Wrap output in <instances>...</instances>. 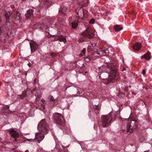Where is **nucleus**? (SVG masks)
<instances>
[{"label":"nucleus","instance_id":"nucleus-5","mask_svg":"<svg viewBox=\"0 0 152 152\" xmlns=\"http://www.w3.org/2000/svg\"><path fill=\"white\" fill-rule=\"evenodd\" d=\"M82 35L83 37H80L78 41L79 42H82L86 40L85 37H87L89 39H91L94 36V34L92 31L91 30L87 28L86 30L85 31L82 33Z\"/></svg>","mask_w":152,"mask_h":152},{"label":"nucleus","instance_id":"nucleus-37","mask_svg":"<svg viewBox=\"0 0 152 152\" xmlns=\"http://www.w3.org/2000/svg\"><path fill=\"white\" fill-rule=\"evenodd\" d=\"M91 45L92 47L94 48V47L96 46V44L95 43H93L91 44Z\"/></svg>","mask_w":152,"mask_h":152},{"label":"nucleus","instance_id":"nucleus-6","mask_svg":"<svg viewBox=\"0 0 152 152\" xmlns=\"http://www.w3.org/2000/svg\"><path fill=\"white\" fill-rule=\"evenodd\" d=\"M100 125L103 127H106L112 120L111 115L109 114L106 115H102Z\"/></svg>","mask_w":152,"mask_h":152},{"label":"nucleus","instance_id":"nucleus-26","mask_svg":"<svg viewBox=\"0 0 152 152\" xmlns=\"http://www.w3.org/2000/svg\"><path fill=\"white\" fill-rule=\"evenodd\" d=\"M104 53H105V54H108L109 53V51L107 48H104Z\"/></svg>","mask_w":152,"mask_h":152},{"label":"nucleus","instance_id":"nucleus-20","mask_svg":"<svg viewBox=\"0 0 152 152\" xmlns=\"http://www.w3.org/2000/svg\"><path fill=\"white\" fill-rule=\"evenodd\" d=\"M44 3L45 7H48L51 5V2L49 0H42Z\"/></svg>","mask_w":152,"mask_h":152},{"label":"nucleus","instance_id":"nucleus-38","mask_svg":"<svg viewBox=\"0 0 152 152\" xmlns=\"http://www.w3.org/2000/svg\"><path fill=\"white\" fill-rule=\"evenodd\" d=\"M31 64L30 63V62H29L28 63V66L29 67H30L31 66Z\"/></svg>","mask_w":152,"mask_h":152},{"label":"nucleus","instance_id":"nucleus-11","mask_svg":"<svg viewBox=\"0 0 152 152\" xmlns=\"http://www.w3.org/2000/svg\"><path fill=\"white\" fill-rule=\"evenodd\" d=\"M56 25L57 26H58L59 27L62 28L63 27L65 24V21L64 19H59L57 23H55Z\"/></svg>","mask_w":152,"mask_h":152},{"label":"nucleus","instance_id":"nucleus-22","mask_svg":"<svg viewBox=\"0 0 152 152\" xmlns=\"http://www.w3.org/2000/svg\"><path fill=\"white\" fill-rule=\"evenodd\" d=\"M87 11L85 9H83V13L82 15L83 17L81 18L82 19H83L84 17L86 18L87 17Z\"/></svg>","mask_w":152,"mask_h":152},{"label":"nucleus","instance_id":"nucleus-29","mask_svg":"<svg viewBox=\"0 0 152 152\" xmlns=\"http://www.w3.org/2000/svg\"><path fill=\"white\" fill-rule=\"evenodd\" d=\"M59 12L60 13L64 14L65 12V9L64 8L62 9L61 10H59Z\"/></svg>","mask_w":152,"mask_h":152},{"label":"nucleus","instance_id":"nucleus-25","mask_svg":"<svg viewBox=\"0 0 152 152\" xmlns=\"http://www.w3.org/2000/svg\"><path fill=\"white\" fill-rule=\"evenodd\" d=\"M4 31V30L3 28L2 27H0V35L1 34H3Z\"/></svg>","mask_w":152,"mask_h":152},{"label":"nucleus","instance_id":"nucleus-14","mask_svg":"<svg viewBox=\"0 0 152 152\" xmlns=\"http://www.w3.org/2000/svg\"><path fill=\"white\" fill-rule=\"evenodd\" d=\"M56 41L58 40L60 42H65L66 41V39L62 35L57 36L55 38Z\"/></svg>","mask_w":152,"mask_h":152},{"label":"nucleus","instance_id":"nucleus-42","mask_svg":"<svg viewBox=\"0 0 152 152\" xmlns=\"http://www.w3.org/2000/svg\"><path fill=\"white\" fill-rule=\"evenodd\" d=\"M144 152H148V151H145Z\"/></svg>","mask_w":152,"mask_h":152},{"label":"nucleus","instance_id":"nucleus-4","mask_svg":"<svg viewBox=\"0 0 152 152\" xmlns=\"http://www.w3.org/2000/svg\"><path fill=\"white\" fill-rule=\"evenodd\" d=\"M138 122L135 120L131 119L129 120L127 124L126 130L127 133H132L137 128Z\"/></svg>","mask_w":152,"mask_h":152},{"label":"nucleus","instance_id":"nucleus-21","mask_svg":"<svg viewBox=\"0 0 152 152\" xmlns=\"http://www.w3.org/2000/svg\"><path fill=\"white\" fill-rule=\"evenodd\" d=\"M114 29L117 31H118L122 29L123 28L122 27H120V26L118 25H116L114 26Z\"/></svg>","mask_w":152,"mask_h":152},{"label":"nucleus","instance_id":"nucleus-12","mask_svg":"<svg viewBox=\"0 0 152 152\" xmlns=\"http://www.w3.org/2000/svg\"><path fill=\"white\" fill-rule=\"evenodd\" d=\"M141 47V44L139 42L135 43L132 46L133 49L136 51H139Z\"/></svg>","mask_w":152,"mask_h":152},{"label":"nucleus","instance_id":"nucleus-45","mask_svg":"<svg viewBox=\"0 0 152 152\" xmlns=\"http://www.w3.org/2000/svg\"><path fill=\"white\" fill-rule=\"evenodd\" d=\"M87 0V1H88V0Z\"/></svg>","mask_w":152,"mask_h":152},{"label":"nucleus","instance_id":"nucleus-31","mask_svg":"<svg viewBox=\"0 0 152 152\" xmlns=\"http://www.w3.org/2000/svg\"><path fill=\"white\" fill-rule=\"evenodd\" d=\"M20 97V99H24L26 97L22 95V94L19 95H18Z\"/></svg>","mask_w":152,"mask_h":152},{"label":"nucleus","instance_id":"nucleus-39","mask_svg":"<svg viewBox=\"0 0 152 152\" xmlns=\"http://www.w3.org/2000/svg\"><path fill=\"white\" fill-rule=\"evenodd\" d=\"M70 87V86H68V87H67L66 88H65V90H66V89H67L68 88H69V87Z\"/></svg>","mask_w":152,"mask_h":152},{"label":"nucleus","instance_id":"nucleus-24","mask_svg":"<svg viewBox=\"0 0 152 152\" xmlns=\"http://www.w3.org/2000/svg\"><path fill=\"white\" fill-rule=\"evenodd\" d=\"M86 49L84 48L81 51V53L80 54V56H84L86 54Z\"/></svg>","mask_w":152,"mask_h":152},{"label":"nucleus","instance_id":"nucleus-17","mask_svg":"<svg viewBox=\"0 0 152 152\" xmlns=\"http://www.w3.org/2000/svg\"><path fill=\"white\" fill-rule=\"evenodd\" d=\"M78 20H76L72 22L71 23L72 27L73 28H76L78 26Z\"/></svg>","mask_w":152,"mask_h":152},{"label":"nucleus","instance_id":"nucleus-33","mask_svg":"<svg viewBox=\"0 0 152 152\" xmlns=\"http://www.w3.org/2000/svg\"><path fill=\"white\" fill-rule=\"evenodd\" d=\"M95 20L94 19H91L89 21V23L91 24H93L94 23Z\"/></svg>","mask_w":152,"mask_h":152},{"label":"nucleus","instance_id":"nucleus-27","mask_svg":"<svg viewBox=\"0 0 152 152\" xmlns=\"http://www.w3.org/2000/svg\"><path fill=\"white\" fill-rule=\"evenodd\" d=\"M27 91H23L22 94V95L25 97H26L27 96Z\"/></svg>","mask_w":152,"mask_h":152},{"label":"nucleus","instance_id":"nucleus-43","mask_svg":"<svg viewBox=\"0 0 152 152\" xmlns=\"http://www.w3.org/2000/svg\"><path fill=\"white\" fill-rule=\"evenodd\" d=\"M101 76H99V77L100 78H101Z\"/></svg>","mask_w":152,"mask_h":152},{"label":"nucleus","instance_id":"nucleus-35","mask_svg":"<svg viewBox=\"0 0 152 152\" xmlns=\"http://www.w3.org/2000/svg\"><path fill=\"white\" fill-rule=\"evenodd\" d=\"M56 56V54L54 53H51L50 54V56L52 57H54Z\"/></svg>","mask_w":152,"mask_h":152},{"label":"nucleus","instance_id":"nucleus-19","mask_svg":"<svg viewBox=\"0 0 152 152\" xmlns=\"http://www.w3.org/2000/svg\"><path fill=\"white\" fill-rule=\"evenodd\" d=\"M104 48H99L97 49L96 51H94V52H96V53L98 54L101 55L102 53H104Z\"/></svg>","mask_w":152,"mask_h":152},{"label":"nucleus","instance_id":"nucleus-28","mask_svg":"<svg viewBox=\"0 0 152 152\" xmlns=\"http://www.w3.org/2000/svg\"><path fill=\"white\" fill-rule=\"evenodd\" d=\"M50 100L54 102H56L57 101L56 99H55L53 96H51L50 98Z\"/></svg>","mask_w":152,"mask_h":152},{"label":"nucleus","instance_id":"nucleus-13","mask_svg":"<svg viewBox=\"0 0 152 152\" xmlns=\"http://www.w3.org/2000/svg\"><path fill=\"white\" fill-rule=\"evenodd\" d=\"M75 11L77 12V14L79 18H82L83 13V8L80 7L78 10L77 9Z\"/></svg>","mask_w":152,"mask_h":152},{"label":"nucleus","instance_id":"nucleus-10","mask_svg":"<svg viewBox=\"0 0 152 152\" xmlns=\"http://www.w3.org/2000/svg\"><path fill=\"white\" fill-rule=\"evenodd\" d=\"M34 10L32 9L28 10L25 14L26 17L28 19L32 18L34 16Z\"/></svg>","mask_w":152,"mask_h":152},{"label":"nucleus","instance_id":"nucleus-41","mask_svg":"<svg viewBox=\"0 0 152 152\" xmlns=\"http://www.w3.org/2000/svg\"><path fill=\"white\" fill-rule=\"evenodd\" d=\"M1 18H0V23H1Z\"/></svg>","mask_w":152,"mask_h":152},{"label":"nucleus","instance_id":"nucleus-34","mask_svg":"<svg viewBox=\"0 0 152 152\" xmlns=\"http://www.w3.org/2000/svg\"><path fill=\"white\" fill-rule=\"evenodd\" d=\"M85 60L86 61H87V62H88V61H90V59L88 57H87L86 58H85Z\"/></svg>","mask_w":152,"mask_h":152},{"label":"nucleus","instance_id":"nucleus-30","mask_svg":"<svg viewBox=\"0 0 152 152\" xmlns=\"http://www.w3.org/2000/svg\"><path fill=\"white\" fill-rule=\"evenodd\" d=\"M94 108L95 109L96 111H98L100 110V108L97 105H95L94 107Z\"/></svg>","mask_w":152,"mask_h":152},{"label":"nucleus","instance_id":"nucleus-8","mask_svg":"<svg viewBox=\"0 0 152 152\" xmlns=\"http://www.w3.org/2000/svg\"><path fill=\"white\" fill-rule=\"evenodd\" d=\"M12 15H13L12 19L13 20L17 21L19 23L20 21V14L19 12L17 11H14L12 12Z\"/></svg>","mask_w":152,"mask_h":152},{"label":"nucleus","instance_id":"nucleus-3","mask_svg":"<svg viewBox=\"0 0 152 152\" xmlns=\"http://www.w3.org/2000/svg\"><path fill=\"white\" fill-rule=\"evenodd\" d=\"M53 120L58 127L62 129L65 128V120L61 114L58 113H56L53 115Z\"/></svg>","mask_w":152,"mask_h":152},{"label":"nucleus","instance_id":"nucleus-44","mask_svg":"<svg viewBox=\"0 0 152 152\" xmlns=\"http://www.w3.org/2000/svg\"><path fill=\"white\" fill-rule=\"evenodd\" d=\"M34 90V91H35V90L34 89H33Z\"/></svg>","mask_w":152,"mask_h":152},{"label":"nucleus","instance_id":"nucleus-18","mask_svg":"<svg viewBox=\"0 0 152 152\" xmlns=\"http://www.w3.org/2000/svg\"><path fill=\"white\" fill-rule=\"evenodd\" d=\"M45 102V100L43 99H42L41 100V102H42V103H41L38 106V107H40V106L41 107L40 108L42 110H43L45 109V105L44 104V103Z\"/></svg>","mask_w":152,"mask_h":152},{"label":"nucleus","instance_id":"nucleus-16","mask_svg":"<svg viewBox=\"0 0 152 152\" xmlns=\"http://www.w3.org/2000/svg\"><path fill=\"white\" fill-rule=\"evenodd\" d=\"M4 15L6 19L7 22H9V20L10 18V14L9 12L5 11L4 13Z\"/></svg>","mask_w":152,"mask_h":152},{"label":"nucleus","instance_id":"nucleus-40","mask_svg":"<svg viewBox=\"0 0 152 152\" xmlns=\"http://www.w3.org/2000/svg\"><path fill=\"white\" fill-rule=\"evenodd\" d=\"M25 152H29V151L28 150H26L25 151Z\"/></svg>","mask_w":152,"mask_h":152},{"label":"nucleus","instance_id":"nucleus-32","mask_svg":"<svg viewBox=\"0 0 152 152\" xmlns=\"http://www.w3.org/2000/svg\"><path fill=\"white\" fill-rule=\"evenodd\" d=\"M41 97V96L40 95H37V97L36 99V101H37L39 100V98Z\"/></svg>","mask_w":152,"mask_h":152},{"label":"nucleus","instance_id":"nucleus-9","mask_svg":"<svg viewBox=\"0 0 152 152\" xmlns=\"http://www.w3.org/2000/svg\"><path fill=\"white\" fill-rule=\"evenodd\" d=\"M31 52L33 53L35 52L38 48V46L36 42L33 41L29 43Z\"/></svg>","mask_w":152,"mask_h":152},{"label":"nucleus","instance_id":"nucleus-36","mask_svg":"<svg viewBox=\"0 0 152 152\" xmlns=\"http://www.w3.org/2000/svg\"><path fill=\"white\" fill-rule=\"evenodd\" d=\"M142 73L144 75H145L146 74V71L145 69H143L142 70Z\"/></svg>","mask_w":152,"mask_h":152},{"label":"nucleus","instance_id":"nucleus-1","mask_svg":"<svg viewBox=\"0 0 152 152\" xmlns=\"http://www.w3.org/2000/svg\"><path fill=\"white\" fill-rule=\"evenodd\" d=\"M118 67L117 62L113 61L100 68L103 72L110 74L108 78L102 79V81L104 83L107 85L111 83H113L115 81L119 79Z\"/></svg>","mask_w":152,"mask_h":152},{"label":"nucleus","instance_id":"nucleus-23","mask_svg":"<svg viewBox=\"0 0 152 152\" xmlns=\"http://www.w3.org/2000/svg\"><path fill=\"white\" fill-rule=\"evenodd\" d=\"M76 20V19L74 17H70L69 18V24H71L72 22Z\"/></svg>","mask_w":152,"mask_h":152},{"label":"nucleus","instance_id":"nucleus-15","mask_svg":"<svg viewBox=\"0 0 152 152\" xmlns=\"http://www.w3.org/2000/svg\"><path fill=\"white\" fill-rule=\"evenodd\" d=\"M151 57V53L150 52H148L147 53L145 54L144 55L142 56L141 57V59L144 58L146 59L147 60H149Z\"/></svg>","mask_w":152,"mask_h":152},{"label":"nucleus","instance_id":"nucleus-2","mask_svg":"<svg viewBox=\"0 0 152 152\" xmlns=\"http://www.w3.org/2000/svg\"><path fill=\"white\" fill-rule=\"evenodd\" d=\"M49 121L45 119L42 120L38 125V129L39 132L35 134V141L39 143L43 140L45 137L44 134H47L49 128L48 122Z\"/></svg>","mask_w":152,"mask_h":152},{"label":"nucleus","instance_id":"nucleus-7","mask_svg":"<svg viewBox=\"0 0 152 152\" xmlns=\"http://www.w3.org/2000/svg\"><path fill=\"white\" fill-rule=\"evenodd\" d=\"M9 132L10 136L14 138L15 141H17V138L19 136L18 133L13 129H11Z\"/></svg>","mask_w":152,"mask_h":152}]
</instances>
